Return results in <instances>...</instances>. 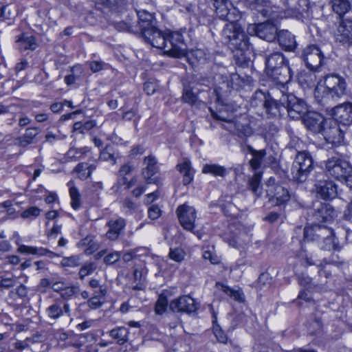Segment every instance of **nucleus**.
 <instances>
[{
	"label": "nucleus",
	"mask_w": 352,
	"mask_h": 352,
	"mask_svg": "<svg viewBox=\"0 0 352 352\" xmlns=\"http://www.w3.org/2000/svg\"><path fill=\"white\" fill-rule=\"evenodd\" d=\"M142 38L151 46L164 50V54L175 58L186 55V45L179 32H164L157 25L145 31Z\"/></svg>",
	"instance_id": "nucleus-1"
},
{
	"label": "nucleus",
	"mask_w": 352,
	"mask_h": 352,
	"mask_svg": "<svg viewBox=\"0 0 352 352\" xmlns=\"http://www.w3.org/2000/svg\"><path fill=\"white\" fill-rule=\"evenodd\" d=\"M323 88L317 87L314 95L317 102L322 106L329 109L331 102L341 98L347 94L346 79L336 74L325 76Z\"/></svg>",
	"instance_id": "nucleus-2"
},
{
	"label": "nucleus",
	"mask_w": 352,
	"mask_h": 352,
	"mask_svg": "<svg viewBox=\"0 0 352 352\" xmlns=\"http://www.w3.org/2000/svg\"><path fill=\"white\" fill-rule=\"evenodd\" d=\"M265 72L267 75L276 82L277 87L285 89L286 85L291 80L292 72L289 61L280 52H274L265 57Z\"/></svg>",
	"instance_id": "nucleus-3"
},
{
	"label": "nucleus",
	"mask_w": 352,
	"mask_h": 352,
	"mask_svg": "<svg viewBox=\"0 0 352 352\" xmlns=\"http://www.w3.org/2000/svg\"><path fill=\"white\" fill-rule=\"evenodd\" d=\"M222 41L232 50L245 51L250 47L248 37L245 34L239 21H228L221 32Z\"/></svg>",
	"instance_id": "nucleus-4"
},
{
	"label": "nucleus",
	"mask_w": 352,
	"mask_h": 352,
	"mask_svg": "<svg viewBox=\"0 0 352 352\" xmlns=\"http://www.w3.org/2000/svg\"><path fill=\"white\" fill-rule=\"evenodd\" d=\"M327 173L344 183L352 189V166L340 156H333L324 162Z\"/></svg>",
	"instance_id": "nucleus-5"
},
{
	"label": "nucleus",
	"mask_w": 352,
	"mask_h": 352,
	"mask_svg": "<svg viewBox=\"0 0 352 352\" xmlns=\"http://www.w3.org/2000/svg\"><path fill=\"white\" fill-rule=\"evenodd\" d=\"M338 213L329 204L317 201L307 212V220L311 224H329L334 221Z\"/></svg>",
	"instance_id": "nucleus-6"
},
{
	"label": "nucleus",
	"mask_w": 352,
	"mask_h": 352,
	"mask_svg": "<svg viewBox=\"0 0 352 352\" xmlns=\"http://www.w3.org/2000/svg\"><path fill=\"white\" fill-rule=\"evenodd\" d=\"M313 168V160L310 153L307 151L299 152L292 167L293 179L298 182H304Z\"/></svg>",
	"instance_id": "nucleus-7"
},
{
	"label": "nucleus",
	"mask_w": 352,
	"mask_h": 352,
	"mask_svg": "<svg viewBox=\"0 0 352 352\" xmlns=\"http://www.w3.org/2000/svg\"><path fill=\"white\" fill-rule=\"evenodd\" d=\"M281 101L285 104V111L294 120L301 118L308 111L307 105L302 100L298 98L292 94L286 92V89L280 90Z\"/></svg>",
	"instance_id": "nucleus-8"
},
{
	"label": "nucleus",
	"mask_w": 352,
	"mask_h": 352,
	"mask_svg": "<svg viewBox=\"0 0 352 352\" xmlns=\"http://www.w3.org/2000/svg\"><path fill=\"white\" fill-rule=\"evenodd\" d=\"M284 11L286 17H293L298 19L309 16V0H283Z\"/></svg>",
	"instance_id": "nucleus-9"
},
{
	"label": "nucleus",
	"mask_w": 352,
	"mask_h": 352,
	"mask_svg": "<svg viewBox=\"0 0 352 352\" xmlns=\"http://www.w3.org/2000/svg\"><path fill=\"white\" fill-rule=\"evenodd\" d=\"M217 16L226 21H239L241 12L233 6L229 0H213Z\"/></svg>",
	"instance_id": "nucleus-10"
},
{
	"label": "nucleus",
	"mask_w": 352,
	"mask_h": 352,
	"mask_svg": "<svg viewBox=\"0 0 352 352\" xmlns=\"http://www.w3.org/2000/svg\"><path fill=\"white\" fill-rule=\"evenodd\" d=\"M277 31L276 26L268 21L256 25L250 24L248 28V34H255L268 42L274 41L276 38Z\"/></svg>",
	"instance_id": "nucleus-11"
},
{
	"label": "nucleus",
	"mask_w": 352,
	"mask_h": 352,
	"mask_svg": "<svg viewBox=\"0 0 352 352\" xmlns=\"http://www.w3.org/2000/svg\"><path fill=\"white\" fill-rule=\"evenodd\" d=\"M300 57L307 67L312 71H316L322 65L323 61L322 53L315 45H310L305 47Z\"/></svg>",
	"instance_id": "nucleus-12"
},
{
	"label": "nucleus",
	"mask_w": 352,
	"mask_h": 352,
	"mask_svg": "<svg viewBox=\"0 0 352 352\" xmlns=\"http://www.w3.org/2000/svg\"><path fill=\"white\" fill-rule=\"evenodd\" d=\"M336 42L345 46L352 45V19H342L333 34Z\"/></svg>",
	"instance_id": "nucleus-13"
},
{
	"label": "nucleus",
	"mask_w": 352,
	"mask_h": 352,
	"mask_svg": "<svg viewBox=\"0 0 352 352\" xmlns=\"http://www.w3.org/2000/svg\"><path fill=\"white\" fill-rule=\"evenodd\" d=\"M280 90L284 89L279 87L273 88L272 91L275 98L268 96L264 102V107L267 113L272 116H280L285 112V104L281 101Z\"/></svg>",
	"instance_id": "nucleus-14"
},
{
	"label": "nucleus",
	"mask_w": 352,
	"mask_h": 352,
	"mask_svg": "<svg viewBox=\"0 0 352 352\" xmlns=\"http://www.w3.org/2000/svg\"><path fill=\"white\" fill-rule=\"evenodd\" d=\"M177 214L184 229L193 232L195 228L196 210L194 208L184 204L177 209Z\"/></svg>",
	"instance_id": "nucleus-15"
},
{
	"label": "nucleus",
	"mask_w": 352,
	"mask_h": 352,
	"mask_svg": "<svg viewBox=\"0 0 352 352\" xmlns=\"http://www.w3.org/2000/svg\"><path fill=\"white\" fill-rule=\"evenodd\" d=\"M199 304L189 296H182L172 300L169 309L177 313H192L198 309Z\"/></svg>",
	"instance_id": "nucleus-16"
},
{
	"label": "nucleus",
	"mask_w": 352,
	"mask_h": 352,
	"mask_svg": "<svg viewBox=\"0 0 352 352\" xmlns=\"http://www.w3.org/2000/svg\"><path fill=\"white\" fill-rule=\"evenodd\" d=\"M228 129L241 139H246L253 134V130L250 125V122L245 117L229 122Z\"/></svg>",
	"instance_id": "nucleus-17"
},
{
	"label": "nucleus",
	"mask_w": 352,
	"mask_h": 352,
	"mask_svg": "<svg viewBox=\"0 0 352 352\" xmlns=\"http://www.w3.org/2000/svg\"><path fill=\"white\" fill-rule=\"evenodd\" d=\"M335 120L344 125L352 124V102H345L331 108Z\"/></svg>",
	"instance_id": "nucleus-18"
},
{
	"label": "nucleus",
	"mask_w": 352,
	"mask_h": 352,
	"mask_svg": "<svg viewBox=\"0 0 352 352\" xmlns=\"http://www.w3.org/2000/svg\"><path fill=\"white\" fill-rule=\"evenodd\" d=\"M138 20L135 23L137 27V34L141 35L144 34L145 31L153 28L157 25V21L153 14L142 10L137 12Z\"/></svg>",
	"instance_id": "nucleus-19"
},
{
	"label": "nucleus",
	"mask_w": 352,
	"mask_h": 352,
	"mask_svg": "<svg viewBox=\"0 0 352 352\" xmlns=\"http://www.w3.org/2000/svg\"><path fill=\"white\" fill-rule=\"evenodd\" d=\"M48 318L56 321L64 316H71V308L69 303L63 301H55L45 309Z\"/></svg>",
	"instance_id": "nucleus-20"
},
{
	"label": "nucleus",
	"mask_w": 352,
	"mask_h": 352,
	"mask_svg": "<svg viewBox=\"0 0 352 352\" xmlns=\"http://www.w3.org/2000/svg\"><path fill=\"white\" fill-rule=\"evenodd\" d=\"M144 164L145 166L142 168V174L145 179L146 183L156 184L160 183V179L153 176L158 170L157 166V160L153 155H148L144 159Z\"/></svg>",
	"instance_id": "nucleus-21"
},
{
	"label": "nucleus",
	"mask_w": 352,
	"mask_h": 352,
	"mask_svg": "<svg viewBox=\"0 0 352 352\" xmlns=\"http://www.w3.org/2000/svg\"><path fill=\"white\" fill-rule=\"evenodd\" d=\"M331 228L327 226L321 224H311L310 227L304 229V240L307 241H320L324 234H330Z\"/></svg>",
	"instance_id": "nucleus-22"
},
{
	"label": "nucleus",
	"mask_w": 352,
	"mask_h": 352,
	"mask_svg": "<svg viewBox=\"0 0 352 352\" xmlns=\"http://www.w3.org/2000/svg\"><path fill=\"white\" fill-rule=\"evenodd\" d=\"M267 195L270 197V201L277 206L286 204L291 198L288 190L280 185L270 187Z\"/></svg>",
	"instance_id": "nucleus-23"
},
{
	"label": "nucleus",
	"mask_w": 352,
	"mask_h": 352,
	"mask_svg": "<svg viewBox=\"0 0 352 352\" xmlns=\"http://www.w3.org/2000/svg\"><path fill=\"white\" fill-rule=\"evenodd\" d=\"M302 121L307 129L314 133H319L324 119L320 114L314 111H308L302 117Z\"/></svg>",
	"instance_id": "nucleus-24"
},
{
	"label": "nucleus",
	"mask_w": 352,
	"mask_h": 352,
	"mask_svg": "<svg viewBox=\"0 0 352 352\" xmlns=\"http://www.w3.org/2000/svg\"><path fill=\"white\" fill-rule=\"evenodd\" d=\"M316 193L323 199H332L337 196V186L329 180L316 184Z\"/></svg>",
	"instance_id": "nucleus-25"
},
{
	"label": "nucleus",
	"mask_w": 352,
	"mask_h": 352,
	"mask_svg": "<svg viewBox=\"0 0 352 352\" xmlns=\"http://www.w3.org/2000/svg\"><path fill=\"white\" fill-rule=\"evenodd\" d=\"M230 233L226 234L225 241L230 246L240 248L248 244L250 241L249 236L245 232L234 231L231 228Z\"/></svg>",
	"instance_id": "nucleus-26"
},
{
	"label": "nucleus",
	"mask_w": 352,
	"mask_h": 352,
	"mask_svg": "<svg viewBox=\"0 0 352 352\" xmlns=\"http://www.w3.org/2000/svg\"><path fill=\"white\" fill-rule=\"evenodd\" d=\"M320 133L322 134L327 141L334 142L340 136V131L335 120L326 119Z\"/></svg>",
	"instance_id": "nucleus-27"
},
{
	"label": "nucleus",
	"mask_w": 352,
	"mask_h": 352,
	"mask_svg": "<svg viewBox=\"0 0 352 352\" xmlns=\"http://www.w3.org/2000/svg\"><path fill=\"white\" fill-rule=\"evenodd\" d=\"M276 38H278L281 47L285 51L293 52L297 47L295 36L288 30H283L280 31Z\"/></svg>",
	"instance_id": "nucleus-28"
},
{
	"label": "nucleus",
	"mask_w": 352,
	"mask_h": 352,
	"mask_svg": "<svg viewBox=\"0 0 352 352\" xmlns=\"http://www.w3.org/2000/svg\"><path fill=\"white\" fill-rule=\"evenodd\" d=\"M107 226L109 228L107 232V237L112 241H114L118 238L121 232L126 226V221L122 217L118 219H112L107 223Z\"/></svg>",
	"instance_id": "nucleus-29"
},
{
	"label": "nucleus",
	"mask_w": 352,
	"mask_h": 352,
	"mask_svg": "<svg viewBox=\"0 0 352 352\" xmlns=\"http://www.w3.org/2000/svg\"><path fill=\"white\" fill-rule=\"evenodd\" d=\"M41 130L38 127H30L25 130V133L16 138L15 144L26 147L28 145L36 143V137L40 133Z\"/></svg>",
	"instance_id": "nucleus-30"
},
{
	"label": "nucleus",
	"mask_w": 352,
	"mask_h": 352,
	"mask_svg": "<svg viewBox=\"0 0 352 352\" xmlns=\"http://www.w3.org/2000/svg\"><path fill=\"white\" fill-rule=\"evenodd\" d=\"M176 167L177 170L183 175L182 182L184 185L189 184L193 179V172L190 160L185 159L182 162L179 163Z\"/></svg>",
	"instance_id": "nucleus-31"
},
{
	"label": "nucleus",
	"mask_w": 352,
	"mask_h": 352,
	"mask_svg": "<svg viewBox=\"0 0 352 352\" xmlns=\"http://www.w3.org/2000/svg\"><path fill=\"white\" fill-rule=\"evenodd\" d=\"M248 151L252 155V158L250 161L251 167L254 170L258 169L267 154L266 151L265 149L258 151L250 145L248 146Z\"/></svg>",
	"instance_id": "nucleus-32"
},
{
	"label": "nucleus",
	"mask_w": 352,
	"mask_h": 352,
	"mask_svg": "<svg viewBox=\"0 0 352 352\" xmlns=\"http://www.w3.org/2000/svg\"><path fill=\"white\" fill-rule=\"evenodd\" d=\"M246 5L251 9L257 11L262 16L265 18H270L271 10L268 7L263 6L264 0H245Z\"/></svg>",
	"instance_id": "nucleus-33"
},
{
	"label": "nucleus",
	"mask_w": 352,
	"mask_h": 352,
	"mask_svg": "<svg viewBox=\"0 0 352 352\" xmlns=\"http://www.w3.org/2000/svg\"><path fill=\"white\" fill-rule=\"evenodd\" d=\"M216 287L218 289L223 292L226 294L233 298L234 300L239 302L244 301V294L241 289L238 288L234 289L220 283H217Z\"/></svg>",
	"instance_id": "nucleus-34"
},
{
	"label": "nucleus",
	"mask_w": 352,
	"mask_h": 352,
	"mask_svg": "<svg viewBox=\"0 0 352 352\" xmlns=\"http://www.w3.org/2000/svg\"><path fill=\"white\" fill-rule=\"evenodd\" d=\"M109 333L116 340L117 344L122 345L128 341L129 331L124 327H118L111 330Z\"/></svg>",
	"instance_id": "nucleus-35"
},
{
	"label": "nucleus",
	"mask_w": 352,
	"mask_h": 352,
	"mask_svg": "<svg viewBox=\"0 0 352 352\" xmlns=\"http://www.w3.org/2000/svg\"><path fill=\"white\" fill-rule=\"evenodd\" d=\"M17 252L25 254H33L38 256H45L47 254L52 253L50 250L46 248L28 246L25 245H19Z\"/></svg>",
	"instance_id": "nucleus-36"
},
{
	"label": "nucleus",
	"mask_w": 352,
	"mask_h": 352,
	"mask_svg": "<svg viewBox=\"0 0 352 352\" xmlns=\"http://www.w3.org/2000/svg\"><path fill=\"white\" fill-rule=\"evenodd\" d=\"M188 59L191 65L204 64L206 63L208 56L204 50L195 49L188 54Z\"/></svg>",
	"instance_id": "nucleus-37"
},
{
	"label": "nucleus",
	"mask_w": 352,
	"mask_h": 352,
	"mask_svg": "<svg viewBox=\"0 0 352 352\" xmlns=\"http://www.w3.org/2000/svg\"><path fill=\"white\" fill-rule=\"evenodd\" d=\"M318 243H320V248L324 250L338 249V244L336 242V239L332 229H331V233L329 234H324V235L321 238L320 241Z\"/></svg>",
	"instance_id": "nucleus-38"
},
{
	"label": "nucleus",
	"mask_w": 352,
	"mask_h": 352,
	"mask_svg": "<svg viewBox=\"0 0 352 352\" xmlns=\"http://www.w3.org/2000/svg\"><path fill=\"white\" fill-rule=\"evenodd\" d=\"M202 173L204 174H211L215 177H224L228 173V170L223 166L211 164H205L202 168Z\"/></svg>",
	"instance_id": "nucleus-39"
},
{
	"label": "nucleus",
	"mask_w": 352,
	"mask_h": 352,
	"mask_svg": "<svg viewBox=\"0 0 352 352\" xmlns=\"http://www.w3.org/2000/svg\"><path fill=\"white\" fill-rule=\"evenodd\" d=\"M331 3L333 11L340 18L351 8V4L349 0H331Z\"/></svg>",
	"instance_id": "nucleus-40"
},
{
	"label": "nucleus",
	"mask_w": 352,
	"mask_h": 352,
	"mask_svg": "<svg viewBox=\"0 0 352 352\" xmlns=\"http://www.w3.org/2000/svg\"><path fill=\"white\" fill-rule=\"evenodd\" d=\"M182 100L190 105L195 104L198 101L197 92L188 85H185L183 89Z\"/></svg>",
	"instance_id": "nucleus-41"
},
{
	"label": "nucleus",
	"mask_w": 352,
	"mask_h": 352,
	"mask_svg": "<svg viewBox=\"0 0 352 352\" xmlns=\"http://www.w3.org/2000/svg\"><path fill=\"white\" fill-rule=\"evenodd\" d=\"M106 293L105 289L100 288L98 292H95V295L89 298L85 304L91 309H96L100 307L102 304L101 298L104 296Z\"/></svg>",
	"instance_id": "nucleus-42"
},
{
	"label": "nucleus",
	"mask_w": 352,
	"mask_h": 352,
	"mask_svg": "<svg viewBox=\"0 0 352 352\" xmlns=\"http://www.w3.org/2000/svg\"><path fill=\"white\" fill-rule=\"evenodd\" d=\"M115 28L118 31L127 32L129 33L137 34V27L135 26V23L132 19L127 18L125 21L118 22L115 24Z\"/></svg>",
	"instance_id": "nucleus-43"
},
{
	"label": "nucleus",
	"mask_w": 352,
	"mask_h": 352,
	"mask_svg": "<svg viewBox=\"0 0 352 352\" xmlns=\"http://www.w3.org/2000/svg\"><path fill=\"white\" fill-rule=\"evenodd\" d=\"M99 158L102 161L110 162L112 164L116 163V156L113 147L111 145H107L100 151Z\"/></svg>",
	"instance_id": "nucleus-44"
},
{
	"label": "nucleus",
	"mask_w": 352,
	"mask_h": 352,
	"mask_svg": "<svg viewBox=\"0 0 352 352\" xmlns=\"http://www.w3.org/2000/svg\"><path fill=\"white\" fill-rule=\"evenodd\" d=\"M16 8L14 5H6L0 8V18L3 20H10L14 19L16 14Z\"/></svg>",
	"instance_id": "nucleus-45"
},
{
	"label": "nucleus",
	"mask_w": 352,
	"mask_h": 352,
	"mask_svg": "<svg viewBox=\"0 0 352 352\" xmlns=\"http://www.w3.org/2000/svg\"><path fill=\"white\" fill-rule=\"evenodd\" d=\"M69 186V195L71 197V205L74 210H78L80 207V195L78 189L72 186V182L68 183Z\"/></svg>",
	"instance_id": "nucleus-46"
},
{
	"label": "nucleus",
	"mask_w": 352,
	"mask_h": 352,
	"mask_svg": "<svg viewBox=\"0 0 352 352\" xmlns=\"http://www.w3.org/2000/svg\"><path fill=\"white\" fill-rule=\"evenodd\" d=\"M28 293V287L23 284H21L15 289L10 291L8 296L10 298L14 300H16L17 298L23 300L27 298Z\"/></svg>",
	"instance_id": "nucleus-47"
},
{
	"label": "nucleus",
	"mask_w": 352,
	"mask_h": 352,
	"mask_svg": "<svg viewBox=\"0 0 352 352\" xmlns=\"http://www.w3.org/2000/svg\"><path fill=\"white\" fill-rule=\"evenodd\" d=\"M19 45L21 50H34L37 44L35 38L33 36H23L21 39L19 40Z\"/></svg>",
	"instance_id": "nucleus-48"
},
{
	"label": "nucleus",
	"mask_w": 352,
	"mask_h": 352,
	"mask_svg": "<svg viewBox=\"0 0 352 352\" xmlns=\"http://www.w3.org/2000/svg\"><path fill=\"white\" fill-rule=\"evenodd\" d=\"M129 0H97V4H101L108 8H123L128 3Z\"/></svg>",
	"instance_id": "nucleus-49"
},
{
	"label": "nucleus",
	"mask_w": 352,
	"mask_h": 352,
	"mask_svg": "<svg viewBox=\"0 0 352 352\" xmlns=\"http://www.w3.org/2000/svg\"><path fill=\"white\" fill-rule=\"evenodd\" d=\"M168 301L166 296L160 294L155 303V311L156 314L162 315L167 309Z\"/></svg>",
	"instance_id": "nucleus-50"
},
{
	"label": "nucleus",
	"mask_w": 352,
	"mask_h": 352,
	"mask_svg": "<svg viewBox=\"0 0 352 352\" xmlns=\"http://www.w3.org/2000/svg\"><path fill=\"white\" fill-rule=\"evenodd\" d=\"M79 291V287L77 285L65 286L60 297L67 301L72 299Z\"/></svg>",
	"instance_id": "nucleus-51"
},
{
	"label": "nucleus",
	"mask_w": 352,
	"mask_h": 352,
	"mask_svg": "<svg viewBox=\"0 0 352 352\" xmlns=\"http://www.w3.org/2000/svg\"><path fill=\"white\" fill-rule=\"evenodd\" d=\"M88 151H89V150L87 147L81 148H72L67 152V156L69 159L76 160L82 157V156Z\"/></svg>",
	"instance_id": "nucleus-52"
},
{
	"label": "nucleus",
	"mask_w": 352,
	"mask_h": 352,
	"mask_svg": "<svg viewBox=\"0 0 352 352\" xmlns=\"http://www.w3.org/2000/svg\"><path fill=\"white\" fill-rule=\"evenodd\" d=\"M81 244L86 245L87 248L85 252L86 254H89L98 250V245L96 243L93 241L92 236H87L86 238L81 240Z\"/></svg>",
	"instance_id": "nucleus-53"
},
{
	"label": "nucleus",
	"mask_w": 352,
	"mask_h": 352,
	"mask_svg": "<svg viewBox=\"0 0 352 352\" xmlns=\"http://www.w3.org/2000/svg\"><path fill=\"white\" fill-rule=\"evenodd\" d=\"M96 269V265L93 263H85L79 271V277L80 279H83L85 276L93 273Z\"/></svg>",
	"instance_id": "nucleus-54"
},
{
	"label": "nucleus",
	"mask_w": 352,
	"mask_h": 352,
	"mask_svg": "<svg viewBox=\"0 0 352 352\" xmlns=\"http://www.w3.org/2000/svg\"><path fill=\"white\" fill-rule=\"evenodd\" d=\"M169 257L174 261L182 262L184 259L185 252L181 248H170Z\"/></svg>",
	"instance_id": "nucleus-55"
},
{
	"label": "nucleus",
	"mask_w": 352,
	"mask_h": 352,
	"mask_svg": "<svg viewBox=\"0 0 352 352\" xmlns=\"http://www.w3.org/2000/svg\"><path fill=\"white\" fill-rule=\"evenodd\" d=\"M261 182V175L255 174L248 182V188L254 193L258 195V188Z\"/></svg>",
	"instance_id": "nucleus-56"
},
{
	"label": "nucleus",
	"mask_w": 352,
	"mask_h": 352,
	"mask_svg": "<svg viewBox=\"0 0 352 352\" xmlns=\"http://www.w3.org/2000/svg\"><path fill=\"white\" fill-rule=\"evenodd\" d=\"M0 278V288L1 289H10L16 284V278L15 277L1 276Z\"/></svg>",
	"instance_id": "nucleus-57"
},
{
	"label": "nucleus",
	"mask_w": 352,
	"mask_h": 352,
	"mask_svg": "<svg viewBox=\"0 0 352 352\" xmlns=\"http://www.w3.org/2000/svg\"><path fill=\"white\" fill-rule=\"evenodd\" d=\"M63 267H74L80 265V258L78 256L65 257L61 261Z\"/></svg>",
	"instance_id": "nucleus-58"
},
{
	"label": "nucleus",
	"mask_w": 352,
	"mask_h": 352,
	"mask_svg": "<svg viewBox=\"0 0 352 352\" xmlns=\"http://www.w3.org/2000/svg\"><path fill=\"white\" fill-rule=\"evenodd\" d=\"M40 213L41 210L38 208L36 206H32L22 212L21 217L23 219H28L31 217L35 218L38 217Z\"/></svg>",
	"instance_id": "nucleus-59"
},
{
	"label": "nucleus",
	"mask_w": 352,
	"mask_h": 352,
	"mask_svg": "<svg viewBox=\"0 0 352 352\" xmlns=\"http://www.w3.org/2000/svg\"><path fill=\"white\" fill-rule=\"evenodd\" d=\"M122 208L126 214H132L138 208V205L129 198H126L122 202Z\"/></svg>",
	"instance_id": "nucleus-60"
},
{
	"label": "nucleus",
	"mask_w": 352,
	"mask_h": 352,
	"mask_svg": "<svg viewBox=\"0 0 352 352\" xmlns=\"http://www.w3.org/2000/svg\"><path fill=\"white\" fill-rule=\"evenodd\" d=\"M75 170L78 173V177L81 179H86L89 177H90L91 174V170H87L85 168V164H78Z\"/></svg>",
	"instance_id": "nucleus-61"
},
{
	"label": "nucleus",
	"mask_w": 352,
	"mask_h": 352,
	"mask_svg": "<svg viewBox=\"0 0 352 352\" xmlns=\"http://www.w3.org/2000/svg\"><path fill=\"white\" fill-rule=\"evenodd\" d=\"M121 254L119 252H113L107 254L104 258V262L107 265H112L119 261Z\"/></svg>",
	"instance_id": "nucleus-62"
},
{
	"label": "nucleus",
	"mask_w": 352,
	"mask_h": 352,
	"mask_svg": "<svg viewBox=\"0 0 352 352\" xmlns=\"http://www.w3.org/2000/svg\"><path fill=\"white\" fill-rule=\"evenodd\" d=\"M158 87L157 82L147 81L144 85V90L148 95H152L155 92Z\"/></svg>",
	"instance_id": "nucleus-63"
},
{
	"label": "nucleus",
	"mask_w": 352,
	"mask_h": 352,
	"mask_svg": "<svg viewBox=\"0 0 352 352\" xmlns=\"http://www.w3.org/2000/svg\"><path fill=\"white\" fill-rule=\"evenodd\" d=\"M214 333L217 340L221 343H226L228 341V338L223 331L219 327H214L213 329Z\"/></svg>",
	"instance_id": "nucleus-64"
}]
</instances>
